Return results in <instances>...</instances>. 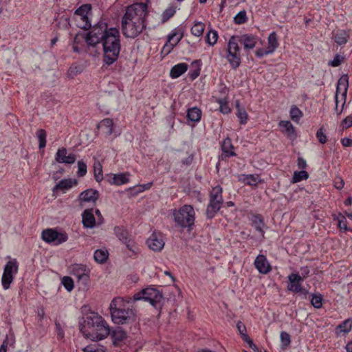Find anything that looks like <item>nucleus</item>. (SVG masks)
Masks as SVG:
<instances>
[{
  "instance_id": "cd10ccee",
  "label": "nucleus",
  "mask_w": 352,
  "mask_h": 352,
  "mask_svg": "<svg viewBox=\"0 0 352 352\" xmlns=\"http://www.w3.org/2000/svg\"><path fill=\"white\" fill-rule=\"evenodd\" d=\"M250 220L252 221V226L254 227L256 230L258 231L263 237L265 234L263 228L265 226V224L264 223L263 217L258 214H252L251 216Z\"/></svg>"
},
{
  "instance_id": "e2e57ef3",
  "label": "nucleus",
  "mask_w": 352,
  "mask_h": 352,
  "mask_svg": "<svg viewBox=\"0 0 352 352\" xmlns=\"http://www.w3.org/2000/svg\"><path fill=\"white\" fill-rule=\"evenodd\" d=\"M200 74V68H197L193 71H190L189 72L190 78L191 80H195L197 78Z\"/></svg>"
},
{
  "instance_id": "dca6fc26",
  "label": "nucleus",
  "mask_w": 352,
  "mask_h": 352,
  "mask_svg": "<svg viewBox=\"0 0 352 352\" xmlns=\"http://www.w3.org/2000/svg\"><path fill=\"white\" fill-rule=\"evenodd\" d=\"M232 37L235 38L234 40L238 44L243 45L244 49L247 51L254 48L258 41V38L251 34L232 36Z\"/></svg>"
},
{
  "instance_id": "72a5a7b5",
  "label": "nucleus",
  "mask_w": 352,
  "mask_h": 352,
  "mask_svg": "<svg viewBox=\"0 0 352 352\" xmlns=\"http://www.w3.org/2000/svg\"><path fill=\"white\" fill-rule=\"evenodd\" d=\"M352 328V322L351 320H345L342 322L339 325L337 326L336 329V333L338 336L340 335L342 333H349Z\"/></svg>"
},
{
  "instance_id": "49530a36",
  "label": "nucleus",
  "mask_w": 352,
  "mask_h": 352,
  "mask_svg": "<svg viewBox=\"0 0 352 352\" xmlns=\"http://www.w3.org/2000/svg\"><path fill=\"white\" fill-rule=\"evenodd\" d=\"M247 21L248 17L245 10L240 11L234 18V21L237 25L243 24Z\"/></svg>"
},
{
  "instance_id": "20e7f679",
  "label": "nucleus",
  "mask_w": 352,
  "mask_h": 352,
  "mask_svg": "<svg viewBox=\"0 0 352 352\" xmlns=\"http://www.w3.org/2000/svg\"><path fill=\"white\" fill-rule=\"evenodd\" d=\"M173 214L176 226L182 229L187 228L188 231L192 230L195 220V212L191 205L185 204L178 210H174Z\"/></svg>"
},
{
  "instance_id": "2eb2a0df",
  "label": "nucleus",
  "mask_w": 352,
  "mask_h": 352,
  "mask_svg": "<svg viewBox=\"0 0 352 352\" xmlns=\"http://www.w3.org/2000/svg\"><path fill=\"white\" fill-rule=\"evenodd\" d=\"M148 247L155 251L160 252L164 247V237L161 232H153L146 241Z\"/></svg>"
},
{
  "instance_id": "864d4df0",
  "label": "nucleus",
  "mask_w": 352,
  "mask_h": 352,
  "mask_svg": "<svg viewBox=\"0 0 352 352\" xmlns=\"http://www.w3.org/2000/svg\"><path fill=\"white\" fill-rule=\"evenodd\" d=\"M316 137L318 140V142L321 144H324L327 142V138L323 131V127H320L316 132Z\"/></svg>"
},
{
  "instance_id": "37998d69",
  "label": "nucleus",
  "mask_w": 352,
  "mask_h": 352,
  "mask_svg": "<svg viewBox=\"0 0 352 352\" xmlns=\"http://www.w3.org/2000/svg\"><path fill=\"white\" fill-rule=\"evenodd\" d=\"M322 296L320 294H313L311 299V305L316 309H319L322 306Z\"/></svg>"
},
{
  "instance_id": "13d9d810",
  "label": "nucleus",
  "mask_w": 352,
  "mask_h": 352,
  "mask_svg": "<svg viewBox=\"0 0 352 352\" xmlns=\"http://www.w3.org/2000/svg\"><path fill=\"white\" fill-rule=\"evenodd\" d=\"M341 126L343 129H347L352 126V116H349L346 118H345L342 122H341Z\"/></svg>"
},
{
  "instance_id": "c9c22d12",
  "label": "nucleus",
  "mask_w": 352,
  "mask_h": 352,
  "mask_svg": "<svg viewBox=\"0 0 352 352\" xmlns=\"http://www.w3.org/2000/svg\"><path fill=\"white\" fill-rule=\"evenodd\" d=\"M236 115L240 120L241 124H245L248 119V115L244 108L240 107L239 102L236 104Z\"/></svg>"
},
{
  "instance_id": "c756f323",
  "label": "nucleus",
  "mask_w": 352,
  "mask_h": 352,
  "mask_svg": "<svg viewBox=\"0 0 352 352\" xmlns=\"http://www.w3.org/2000/svg\"><path fill=\"white\" fill-rule=\"evenodd\" d=\"M188 69V65L185 63H178L173 66L170 72L172 78H177L184 74Z\"/></svg>"
},
{
  "instance_id": "680f3d73",
  "label": "nucleus",
  "mask_w": 352,
  "mask_h": 352,
  "mask_svg": "<svg viewBox=\"0 0 352 352\" xmlns=\"http://www.w3.org/2000/svg\"><path fill=\"white\" fill-rule=\"evenodd\" d=\"M236 328H237L240 335H242V334L246 333V327L241 321H239L237 322Z\"/></svg>"
},
{
  "instance_id": "0eeeda50",
  "label": "nucleus",
  "mask_w": 352,
  "mask_h": 352,
  "mask_svg": "<svg viewBox=\"0 0 352 352\" xmlns=\"http://www.w3.org/2000/svg\"><path fill=\"white\" fill-rule=\"evenodd\" d=\"M349 87V79L346 75L342 76L338 82L336 94V107L335 111L338 116H340L344 107L347 90Z\"/></svg>"
},
{
  "instance_id": "79ce46f5",
  "label": "nucleus",
  "mask_w": 352,
  "mask_h": 352,
  "mask_svg": "<svg viewBox=\"0 0 352 352\" xmlns=\"http://www.w3.org/2000/svg\"><path fill=\"white\" fill-rule=\"evenodd\" d=\"M36 136L38 138L39 148H43L46 146V131L44 129H38L36 132Z\"/></svg>"
},
{
  "instance_id": "5701e85b",
  "label": "nucleus",
  "mask_w": 352,
  "mask_h": 352,
  "mask_svg": "<svg viewBox=\"0 0 352 352\" xmlns=\"http://www.w3.org/2000/svg\"><path fill=\"white\" fill-rule=\"evenodd\" d=\"M85 323L91 330L90 333H92L96 327H98V324L102 323V317L96 313H91L90 315L86 316Z\"/></svg>"
},
{
  "instance_id": "c85d7f7f",
  "label": "nucleus",
  "mask_w": 352,
  "mask_h": 352,
  "mask_svg": "<svg viewBox=\"0 0 352 352\" xmlns=\"http://www.w3.org/2000/svg\"><path fill=\"white\" fill-rule=\"evenodd\" d=\"M279 126L281 128L282 132L289 138L294 139L296 138L294 128L290 121L282 120L279 122Z\"/></svg>"
},
{
  "instance_id": "338daca9",
  "label": "nucleus",
  "mask_w": 352,
  "mask_h": 352,
  "mask_svg": "<svg viewBox=\"0 0 352 352\" xmlns=\"http://www.w3.org/2000/svg\"><path fill=\"white\" fill-rule=\"evenodd\" d=\"M342 144L344 146H352V140L349 138H344L341 140Z\"/></svg>"
},
{
  "instance_id": "3c124183",
  "label": "nucleus",
  "mask_w": 352,
  "mask_h": 352,
  "mask_svg": "<svg viewBox=\"0 0 352 352\" xmlns=\"http://www.w3.org/2000/svg\"><path fill=\"white\" fill-rule=\"evenodd\" d=\"M218 103L219 104V111L223 114H228L230 112V108L228 106V104L226 100L223 99H219L218 100Z\"/></svg>"
},
{
  "instance_id": "5fc2aeb1",
  "label": "nucleus",
  "mask_w": 352,
  "mask_h": 352,
  "mask_svg": "<svg viewBox=\"0 0 352 352\" xmlns=\"http://www.w3.org/2000/svg\"><path fill=\"white\" fill-rule=\"evenodd\" d=\"M343 60L344 57L342 56L336 54L333 59L329 62V65L332 67H338L343 62Z\"/></svg>"
},
{
  "instance_id": "603ef678",
  "label": "nucleus",
  "mask_w": 352,
  "mask_h": 352,
  "mask_svg": "<svg viewBox=\"0 0 352 352\" xmlns=\"http://www.w3.org/2000/svg\"><path fill=\"white\" fill-rule=\"evenodd\" d=\"M87 173V165L82 161L78 162V177H83Z\"/></svg>"
},
{
  "instance_id": "f257e3e1",
  "label": "nucleus",
  "mask_w": 352,
  "mask_h": 352,
  "mask_svg": "<svg viewBox=\"0 0 352 352\" xmlns=\"http://www.w3.org/2000/svg\"><path fill=\"white\" fill-rule=\"evenodd\" d=\"M120 32L116 28H108L107 23L99 21L85 36L88 46L95 47L101 43L103 48V61L107 65L115 63L120 55L121 45Z\"/></svg>"
},
{
  "instance_id": "ddd939ff",
  "label": "nucleus",
  "mask_w": 352,
  "mask_h": 352,
  "mask_svg": "<svg viewBox=\"0 0 352 352\" xmlns=\"http://www.w3.org/2000/svg\"><path fill=\"white\" fill-rule=\"evenodd\" d=\"M70 274L75 276L83 285H87L89 279V270L82 264H73L69 267Z\"/></svg>"
},
{
  "instance_id": "f704fd0d",
  "label": "nucleus",
  "mask_w": 352,
  "mask_h": 352,
  "mask_svg": "<svg viewBox=\"0 0 352 352\" xmlns=\"http://www.w3.org/2000/svg\"><path fill=\"white\" fill-rule=\"evenodd\" d=\"M109 256V252L107 250H96L94 252V259L97 263H104Z\"/></svg>"
},
{
  "instance_id": "58836bf2",
  "label": "nucleus",
  "mask_w": 352,
  "mask_h": 352,
  "mask_svg": "<svg viewBox=\"0 0 352 352\" xmlns=\"http://www.w3.org/2000/svg\"><path fill=\"white\" fill-rule=\"evenodd\" d=\"M291 119L298 123L302 116V111L296 107L292 106L289 111Z\"/></svg>"
},
{
  "instance_id": "f8f14e48",
  "label": "nucleus",
  "mask_w": 352,
  "mask_h": 352,
  "mask_svg": "<svg viewBox=\"0 0 352 352\" xmlns=\"http://www.w3.org/2000/svg\"><path fill=\"white\" fill-rule=\"evenodd\" d=\"M111 329L107 322L102 318V323L96 327L92 333L89 332L87 337L92 340H101L110 335Z\"/></svg>"
},
{
  "instance_id": "a878e982",
  "label": "nucleus",
  "mask_w": 352,
  "mask_h": 352,
  "mask_svg": "<svg viewBox=\"0 0 352 352\" xmlns=\"http://www.w3.org/2000/svg\"><path fill=\"white\" fill-rule=\"evenodd\" d=\"M99 197V192L92 188L82 192L79 195V199L85 202L95 203Z\"/></svg>"
},
{
  "instance_id": "9d476101",
  "label": "nucleus",
  "mask_w": 352,
  "mask_h": 352,
  "mask_svg": "<svg viewBox=\"0 0 352 352\" xmlns=\"http://www.w3.org/2000/svg\"><path fill=\"white\" fill-rule=\"evenodd\" d=\"M42 239L47 243L58 245L68 239V236L65 232H58L55 229L48 228L43 230Z\"/></svg>"
},
{
  "instance_id": "bb28decb",
  "label": "nucleus",
  "mask_w": 352,
  "mask_h": 352,
  "mask_svg": "<svg viewBox=\"0 0 352 352\" xmlns=\"http://www.w3.org/2000/svg\"><path fill=\"white\" fill-rule=\"evenodd\" d=\"M83 226L87 228H93L96 226V219L92 209H87L82 214Z\"/></svg>"
},
{
  "instance_id": "aec40b11",
  "label": "nucleus",
  "mask_w": 352,
  "mask_h": 352,
  "mask_svg": "<svg viewBox=\"0 0 352 352\" xmlns=\"http://www.w3.org/2000/svg\"><path fill=\"white\" fill-rule=\"evenodd\" d=\"M183 37V32L180 30L175 29L168 36V41L164 48L166 47H169L167 53H169L182 40Z\"/></svg>"
},
{
  "instance_id": "a211bd4d",
  "label": "nucleus",
  "mask_w": 352,
  "mask_h": 352,
  "mask_svg": "<svg viewBox=\"0 0 352 352\" xmlns=\"http://www.w3.org/2000/svg\"><path fill=\"white\" fill-rule=\"evenodd\" d=\"M129 173H122L118 174L107 175L105 177L107 182L111 185L120 186L129 182Z\"/></svg>"
},
{
  "instance_id": "a19ab883",
  "label": "nucleus",
  "mask_w": 352,
  "mask_h": 352,
  "mask_svg": "<svg viewBox=\"0 0 352 352\" xmlns=\"http://www.w3.org/2000/svg\"><path fill=\"white\" fill-rule=\"evenodd\" d=\"M205 30V25L201 22L195 23L193 27L191 28V32L194 36H201Z\"/></svg>"
},
{
  "instance_id": "e433bc0d",
  "label": "nucleus",
  "mask_w": 352,
  "mask_h": 352,
  "mask_svg": "<svg viewBox=\"0 0 352 352\" xmlns=\"http://www.w3.org/2000/svg\"><path fill=\"white\" fill-rule=\"evenodd\" d=\"M267 48L272 50V53L278 46L277 35L275 32H272L267 38Z\"/></svg>"
},
{
  "instance_id": "ea45409f",
  "label": "nucleus",
  "mask_w": 352,
  "mask_h": 352,
  "mask_svg": "<svg viewBox=\"0 0 352 352\" xmlns=\"http://www.w3.org/2000/svg\"><path fill=\"white\" fill-rule=\"evenodd\" d=\"M218 39V33L217 31L210 30L206 34V41L209 45H214Z\"/></svg>"
},
{
  "instance_id": "412c9836",
  "label": "nucleus",
  "mask_w": 352,
  "mask_h": 352,
  "mask_svg": "<svg viewBox=\"0 0 352 352\" xmlns=\"http://www.w3.org/2000/svg\"><path fill=\"white\" fill-rule=\"evenodd\" d=\"M254 266L261 274H266L271 270L270 263L267 262L265 256L263 254L257 256L254 261Z\"/></svg>"
},
{
  "instance_id": "0e129e2a",
  "label": "nucleus",
  "mask_w": 352,
  "mask_h": 352,
  "mask_svg": "<svg viewBox=\"0 0 352 352\" xmlns=\"http://www.w3.org/2000/svg\"><path fill=\"white\" fill-rule=\"evenodd\" d=\"M85 36H84L83 34H80V33H78L76 34V35L75 36V37L74 38V45H78L80 42V40L81 39H85Z\"/></svg>"
},
{
  "instance_id": "774afa93",
  "label": "nucleus",
  "mask_w": 352,
  "mask_h": 352,
  "mask_svg": "<svg viewBox=\"0 0 352 352\" xmlns=\"http://www.w3.org/2000/svg\"><path fill=\"white\" fill-rule=\"evenodd\" d=\"M298 166L299 168H305L307 166L306 161L301 157L298 158Z\"/></svg>"
},
{
  "instance_id": "9b49d317",
  "label": "nucleus",
  "mask_w": 352,
  "mask_h": 352,
  "mask_svg": "<svg viewBox=\"0 0 352 352\" xmlns=\"http://www.w3.org/2000/svg\"><path fill=\"white\" fill-rule=\"evenodd\" d=\"M19 265L16 259H12L7 262L4 267L3 274L1 278L2 286L4 289L10 287L13 280V276L18 272Z\"/></svg>"
},
{
  "instance_id": "6e6552de",
  "label": "nucleus",
  "mask_w": 352,
  "mask_h": 352,
  "mask_svg": "<svg viewBox=\"0 0 352 352\" xmlns=\"http://www.w3.org/2000/svg\"><path fill=\"white\" fill-rule=\"evenodd\" d=\"M113 232L116 237L126 245L129 251L132 252L133 255H136L139 253V248L136 245V243L132 239L131 235L124 226H115Z\"/></svg>"
},
{
  "instance_id": "2f4dec72",
  "label": "nucleus",
  "mask_w": 352,
  "mask_h": 352,
  "mask_svg": "<svg viewBox=\"0 0 352 352\" xmlns=\"http://www.w3.org/2000/svg\"><path fill=\"white\" fill-rule=\"evenodd\" d=\"M333 37L338 45H342L347 42L349 35L344 30H338L336 32L333 33Z\"/></svg>"
},
{
  "instance_id": "4be33fe9",
  "label": "nucleus",
  "mask_w": 352,
  "mask_h": 352,
  "mask_svg": "<svg viewBox=\"0 0 352 352\" xmlns=\"http://www.w3.org/2000/svg\"><path fill=\"white\" fill-rule=\"evenodd\" d=\"M234 146L230 138H226L221 143V159L223 160L228 157L236 156V153L233 151Z\"/></svg>"
},
{
  "instance_id": "393cba45",
  "label": "nucleus",
  "mask_w": 352,
  "mask_h": 352,
  "mask_svg": "<svg viewBox=\"0 0 352 352\" xmlns=\"http://www.w3.org/2000/svg\"><path fill=\"white\" fill-rule=\"evenodd\" d=\"M114 346H118L120 343L126 338V333L120 327H117L110 333Z\"/></svg>"
},
{
  "instance_id": "69168bd1",
  "label": "nucleus",
  "mask_w": 352,
  "mask_h": 352,
  "mask_svg": "<svg viewBox=\"0 0 352 352\" xmlns=\"http://www.w3.org/2000/svg\"><path fill=\"white\" fill-rule=\"evenodd\" d=\"M56 329L58 331L57 336L58 339H62L64 337V332L63 329L60 328V324H56Z\"/></svg>"
},
{
  "instance_id": "423d86ee",
  "label": "nucleus",
  "mask_w": 352,
  "mask_h": 352,
  "mask_svg": "<svg viewBox=\"0 0 352 352\" xmlns=\"http://www.w3.org/2000/svg\"><path fill=\"white\" fill-rule=\"evenodd\" d=\"M223 189L220 186L212 188L209 193V203L206 210V216L208 219H213L222 207L223 199Z\"/></svg>"
},
{
  "instance_id": "8fccbe9b",
  "label": "nucleus",
  "mask_w": 352,
  "mask_h": 352,
  "mask_svg": "<svg viewBox=\"0 0 352 352\" xmlns=\"http://www.w3.org/2000/svg\"><path fill=\"white\" fill-rule=\"evenodd\" d=\"M62 284L68 292H71L74 289V280L69 276H64L62 278Z\"/></svg>"
},
{
  "instance_id": "6ab92c4d",
  "label": "nucleus",
  "mask_w": 352,
  "mask_h": 352,
  "mask_svg": "<svg viewBox=\"0 0 352 352\" xmlns=\"http://www.w3.org/2000/svg\"><path fill=\"white\" fill-rule=\"evenodd\" d=\"M287 288L289 291L298 293L302 291L301 284L304 279L298 274H291L288 276Z\"/></svg>"
},
{
  "instance_id": "a18cd8bd",
  "label": "nucleus",
  "mask_w": 352,
  "mask_h": 352,
  "mask_svg": "<svg viewBox=\"0 0 352 352\" xmlns=\"http://www.w3.org/2000/svg\"><path fill=\"white\" fill-rule=\"evenodd\" d=\"M280 342H281V349H286L291 343V337L290 335L285 332L282 331L280 333Z\"/></svg>"
},
{
  "instance_id": "f03ea898",
  "label": "nucleus",
  "mask_w": 352,
  "mask_h": 352,
  "mask_svg": "<svg viewBox=\"0 0 352 352\" xmlns=\"http://www.w3.org/2000/svg\"><path fill=\"white\" fill-rule=\"evenodd\" d=\"M147 8L145 3H136L127 7L122 19V30L126 37L135 38L146 28Z\"/></svg>"
},
{
  "instance_id": "4d7b16f0",
  "label": "nucleus",
  "mask_w": 352,
  "mask_h": 352,
  "mask_svg": "<svg viewBox=\"0 0 352 352\" xmlns=\"http://www.w3.org/2000/svg\"><path fill=\"white\" fill-rule=\"evenodd\" d=\"M334 186L338 190H341L343 188L344 186V182L343 179L340 177H336L333 182Z\"/></svg>"
},
{
  "instance_id": "09e8293b",
  "label": "nucleus",
  "mask_w": 352,
  "mask_h": 352,
  "mask_svg": "<svg viewBox=\"0 0 352 352\" xmlns=\"http://www.w3.org/2000/svg\"><path fill=\"white\" fill-rule=\"evenodd\" d=\"M241 177H245L247 181L245 182V184L249 186H256L258 183V176H255L254 175H241Z\"/></svg>"
},
{
  "instance_id": "1a4fd4ad",
  "label": "nucleus",
  "mask_w": 352,
  "mask_h": 352,
  "mask_svg": "<svg viewBox=\"0 0 352 352\" xmlns=\"http://www.w3.org/2000/svg\"><path fill=\"white\" fill-rule=\"evenodd\" d=\"M235 38L230 37L228 43L226 58L233 69H237L241 65L240 47L235 41Z\"/></svg>"
},
{
  "instance_id": "4468645a",
  "label": "nucleus",
  "mask_w": 352,
  "mask_h": 352,
  "mask_svg": "<svg viewBox=\"0 0 352 352\" xmlns=\"http://www.w3.org/2000/svg\"><path fill=\"white\" fill-rule=\"evenodd\" d=\"M91 6L90 4H83L76 10L74 14L79 17L82 21V25L78 26L84 30H89L91 27L90 21L88 19L89 14L91 12Z\"/></svg>"
},
{
  "instance_id": "6e6d98bb",
  "label": "nucleus",
  "mask_w": 352,
  "mask_h": 352,
  "mask_svg": "<svg viewBox=\"0 0 352 352\" xmlns=\"http://www.w3.org/2000/svg\"><path fill=\"white\" fill-rule=\"evenodd\" d=\"M270 54H272V52L267 47V49L260 48L256 51V56L258 58L263 57Z\"/></svg>"
},
{
  "instance_id": "7ed1b4c3",
  "label": "nucleus",
  "mask_w": 352,
  "mask_h": 352,
  "mask_svg": "<svg viewBox=\"0 0 352 352\" xmlns=\"http://www.w3.org/2000/svg\"><path fill=\"white\" fill-rule=\"evenodd\" d=\"M122 298H115L110 303L109 309L112 320L114 323L122 324L127 323L133 316L134 312L131 309H124Z\"/></svg>"
},
{
  "instance_id": "f3484780",
  "label": "nucleus",
  "mask_w": 352,
  "mask_h": 352,
  "mask_svg": "<svg viewBox=\"0 0 352 352\" xmlns=\"http://www.w3.org/2000/svg\"><path fill=\"white\" fill-rule=\"evenodd\" d=\"M67 149L64 147L58 149L55 160L58 163H64L72 164L76 162V156L74 153H69L68 155H67Z\"/></svg>"
},
{
  "instance_id": "4c0bfd02",
  "label": "nucleus",
  "mask_w": 352,
  "mask_h": 352,
  "mask_svg": "<svg viewBox=\"0 0 352 352\" xmlns=\"http://www.w3.org/2000/svg\"><path fill=\"white\" fill-rule=\"evenodd\" d=\"M308 178V173L305 170L294 171L291 181L292 183H298Z\"/></svg>"
},
{
  "instance_id": "7c9ffc66",
  "label": "nucleus",
  "mask_w": 352,
  "mask_h": 352,
  "mask_svg": "<svg viewBox=\"0 0 352 352\" xmlns=\"http://www.w3.org/2000/svg\"><path fill=\"white\" fill-rule=\"evenodd\" d=\"M113 122L110 118L103 119L98 124V128H102L104 130L107 135H111L113 133Z\"/></svg>"
},
{
  "instance_id": "bf43d9fd",
  "label": "nucleus",
  "mask_w": 352,
  "mask_h": 352,
  "mask_svg": "<svg viewBox=\"0 0 352 352\" xmlns=\"http://www.w3.org/2000/svg\"><path fill=\"white\" fill-rule=\"evenodd\" d=\"M84 352H100V351L95 345H88L83 349Z\"/></svg>"
},
{
  "instance_id": "39448f33",
  "label": "nucleus",
  "mask_w": 352,
  "mask_h": 352,
  "mask_svg": "<svg viewBox=\"0 0 352 352\" xmlns=\"http://www.w3.org/2000/svg\"><path fill=\"white\" fill-rule=\"evenodd\" d=\"M134 301L144 300L157 309H161L164 305V298L162 294L157 289L153 287H147L142 289L133 295Z\"/></svg>"
},
{
  "instance_id": "de8ad7c7",
  "label": "nucleus",
  "mask_w": 352,
  "mask_h": 352,
  "mask_svg": "<svg viewBox=\"0 0 352 352\" xmlns=\"http://www.w3.org/2000/svg\"><path fill=\"white\" fill-rule=\"evenodd\" d=\"M175 9L173 8H168L166 9L162 14V22L165 23L168 21L175 13Z\"/></svg>"
},
{
  "instance_id": "473e14b6",
  "label": "nucleus",
  "mask_w": 352,
  "mask_h": 352,
  "mask_svg": "<svg viewBox=\"0 0 352 352\" xmlns=\"http://www.w3.org/2000/svg\"><path fill=\"white\" fill-rule=\"evenodd\" d=\"M186 117L191 122H199L201 118V111L197 107H192L188 109Z\"/></svg>"
},
{
  "instance_id": "b1692460",
  "label": "nucleus",
  "mask_w": 352,
  "mask_h": 352,
  "mask_svg": "<svg viewBox=\"0 0 352 352\" xmlns=\"http://www.w3.org/2000/svg\"><path fill=\"white\" fill-rule=\"evenodd\" d=\"M77 184V180L76 179H64L60 180L58 184H56L52 191L54 192L61 190L65 192L66 190L70 189L73 186Z\"/></svg>"
},
{
  "instance_id": "052dcab7",
  "label": "nucleus",
  "mask_w": 352,
  "mask_h": 352,
  "mask_svg": "<svg viewBox=\"0 0 352 352\" xmlns=\"http://www.w3.org/2000/svg\"><path fill=\"white\" fill-rule=\"evenodd\" d=\"M344 219V217H342V219L338 221V227L341 230L346 231L348 230V227Z\"/></svg>"
},
{
  "instance_id": "c03bdc74",
  "label": "nucleus",
  "mask_w": 352,
  "mask_h": 352,
  "mask_svg": "<svg viewBox=\"0 0 352 352\" xmlns=\"http://www.w3.org/2000/svg\"><path fill=\"white\" fill-rule=\"evenodd\" d=\"M94 177L97 182H101L103 179L102 167L100 162L94 164Z\"/></svg>"
}]
</instances>
